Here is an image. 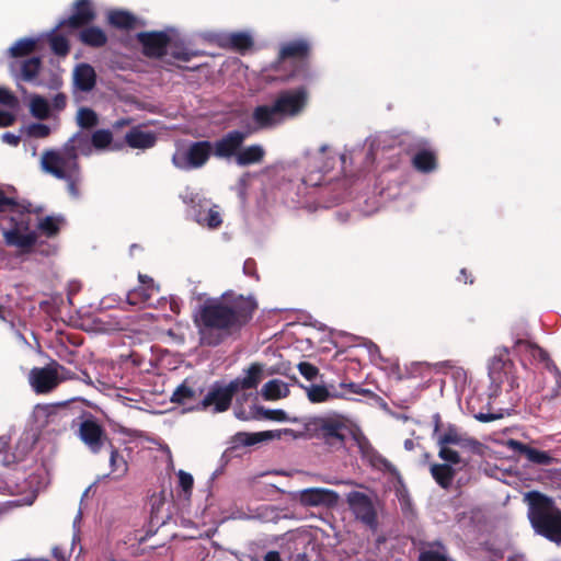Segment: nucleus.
<instances>
[{
	"instance_id": "9",
	"label": "nucleus",
	"mask_w": 561,
	"mask_h": 561,
	"mask_svg": "<svg viewBox=\"0 0 561 561\" xmlns=\"http://www.w3.org/2000/svg\"><path fill=\"white\" fill-rule=\"evenodd\" d=\"M214 156V146L209 140L191 142L184 151H178L172 157V163L181 170L203 168Z\"/></svg>"
},
{
	"instance_id": "52",
	"label": "nucleus",
	"mask_w": 561,
	"mask_h": 561,
	"mask_svg": "<svg viewBox=\"0 0 561 561\" xmlns=\"http://www.w3.org/2000/svg\"><path fill=\"white\" fill-rule=\"evenodd\" d=\"M483 550L489 554L491 561H501L505 557V547L497 545L493 541L483 543Z\"/></svg>"
},
{
	"instance_id": "19",
	"label": "nucleus",
	"mask_w": 561,
	"mask_h": 561,
	"mask_svg": "<svg viewBox=\"0 0 561 561\" xmlns=\"http://www.w3.org/2000/svg\"><path fill=\"white\" fill-rule=\"evenodd\" d=\"M297 499L302 506L333 507L339 502V494L329 489L309 488L299 491Z\"/></svg>"
},
{
	"instance_id": "25",
	"label": "nucleus",
	"mask_w": 561,
	"mask_h": 561,
	"mask_svg": "<svg viewBox=\"0 0 561 561\" xmlns=\"http://www.w3.org/2000/svg\"><path fill=\"white\" fill-rule=\"evenodd\" d=\"M126 144L134 149H149L157 142V136L152 131H145L139 127H133L125 135Z\"/></svg>"
},
{
	"instance_id": "45",
	"label": "nucleus",
	"mask_w": 561,
	"mask_h": 561,
	"mask_svg": "<svg viewBox=\"0 0 561 561\" xmlns=\"http://www.w3.org/2000/svg\"><path fill=\"white\" fill-rule=\"evenodd\" d=\"M197 222L207 226L210 229H217L221 226V215L215 208H209L207 211H199L197 215Z\"/></svg>"
},
{
	"instance_id": "49",
	"label": "nucleus",
	"mask_w": 561,
	"mask_h": 561,
	"mask_svg": "<svg viewBox=\"0 0 561 561\" xmlns=\"http://www.w3.org/2000/svg\"><path fill=\"white\" fill-rule=\"evenodd\" d=\"M60 180H64L67 183V190L71 197H73V198L80 197L79 186L82 181L81 169H79V171H77V172L71 173L70 175H66L65 178H61Z\"/></svg>"
},
{
	"instance_id": "44",
	"label": "nucleus",
	"mask_w": 561,
	"mask_h": 561,
	"mask_svg": "<svg viewBox=\"0 0 561 561\" xmlns=\"http://www.w3.org/2000/svg\"><path fill=\"white\" fill-rule=\"evenodd\" d=\"M156 290L157 289H151V287L139 286L138 288L128 291L127 302L131 306L145 305L151 299L153 291Z\"/></svg>"
},
{
	"instance_id": "60",
	"label": "nucleus",
	"mask_w": 561,
	"mask_h": 561,
	"mask_svg": "<svg viewBox=\"0 0 561 561\" xmlns=\"http://www.w3.org/2000/svg\"><path fill=\"white\" fill-rule=\"evenodd\" d=\"M243 273L247 276L253 277L259 280V274L256 272V262L253 259H247L243 264Z\"/></svg>"
},
{
	"instance_id": "29",
	"label": "nucleus",
	"mask_w": 561,
	"mask_h": 561,
	"mask_svg": "<svg viewBox=\"0 0 561 561\" xmlns=\"http://www.w3.org/2000/svg\"><path fill=\"white\" fill-rule=\"evenodd\" d=\"M42 67V60L39 57H31L22 62L13 61L10 64V69L15 72L20 70V78L24 81H32L37 77Z\"/></svg>"
},
{
	"instance_id": "41",
	"label": "nucleus",
	"mask_w": 561,
	"mask_h": 561,
	"mask_svg": "<svg viewBox=\"0 0 561 561\" xmlns=\"http://www.w3.org/2000/svg\"><path fill=\"white\" fill-rule=\"evenodd\" d=\"M61 220L53 216H46L36 224L37 229L47 238L56 237L60 231Z\"/></svg>"
},
{
	"instance_id": "14",
	"label": "nucleus",
	"mask_w": 561,
	"mask_h": 561,
	"mask_svg": "<svg viewBox=\"0 0 561 561\" xmlns=\"http://www.w3.org/2000/svg\"><path fill=\"white\" fill-rule=\"evenodd\" d=\"M58 368L64 369L57 362L45 367H34L28 375V381L33 390L38 394L49 393L60 382L58 377Z\"/></svg>"
},
{
	"instance_id": "50",
	"label": "nucleus",
	"mask_w": 561,
	"mask_h": 561,
	"mask_svg": "<svg viewBox=\"0 0 561 561\" xmlns=\"http://www.w3.org/2000/svg\"><path fill=\"white\" fill-rule=\"evenodd\" d=\"M374 456L376 459V462L374 465L379 466L380 469H382L383 471H387L390 474H392L393 477H396L398 484L400 486H404L403 479H402L399 470L396 468V466H393L387 458L382 457L377 451H376V454H374Z\"/></svg>"
},
{
	"instance_id": "55",
	"label": "nucleus",
	"mask_w": 561,
	"mask_h": 561,
	"mask_svg": "<svg viewBox=\"0 0 561 561\" xmlns=\"http://www.w3.org/2000/svg\"><path fill=\"white\" fill-rule=\"evenodd\" d=\"M297 367L299 373L309 381L316 379L319 375V368L309 362H300Z\"/></svg>"
},
{
	"instance_id": "3",
	"label": "nucleus",
	"mask_w": 561,
	"mask_h": 561,
	"mask_svg": "<svg viewBox=\"0 0 561 561\" xmlns=\"http://www.w3.org/2000/svg\"><path fill=\"white\" fill-rule=\"evenodd\" d=\"M524 502L528 505L527 516L535 533L561 543V508L556 501L539 491H529L524 494Z\"/></svg>"
},
{
	"instance_id": "46",
	"label": "nucleus",
	"mask_w": 561,
	"mask_h": 561,
	"mask_svg": "<svg viewBox=\"0 0 561 561\" xmlns=\"http://www.w3.org/2000/svg\"><path fill=\"white\" fill-rule=\"evenodd\" d=\"M99 118L96 113L89 107H81L77 113V124L84 129H90L96 126Z\"/></svg>"
},
{
	"instance_id": "12",
	"label": "nucleus",
	"mask_w": 561,
	"mask_h": 561,
	"mask_svg": "<svg viewBox=\"0 0 561 561\" xmlns=\"http://www.w3.org/2000/svg\"><path fill=\"white\" fill-rule=\"evenodd\" d=\"M346 503L357 520L370 530H377L378 514L370 496L359 491H352L346 495Z\"/></svg>"
},
{
	"instance_id": "57",
	"label": "nucleus",
	"mask_w": 561,
	"mask_h": 561,
	"mask_svg": "<svg viewBox=\"0 0 561 561\" xmlns=\"http://www.w3.org/2000/svg\"><path fill=\"white\" fill-rule=\"evenodd\" d=\"M169 55H170V58H169L170 60H171V58H173V59L181 60V61H188L196 54L191 53L185 47H179V46L174 45L171 47V51Z\"/></svg>"
},
{
	"instance_id": "64",
	"label": "nucleus",
	"mask_w": 561,
	"mask_h": 561,
	"mask_svg": "<svg viewBox=\"0 0 561 561\" xmlns=\"http://www.w3.org/2000/svg\"><path fill=\"white\" fill-rule=\"evenodd\" d=\"M309 548H305L302 551H298L291 556V561H311V557L308 553Z\"/></svg>"
},
{
	"instance_id": "63",
	"label": "nucleus",
	"mask_w": 561,
	"mask_h": 561,
	"mask_svg": "<svg viewBox=\"0 0 561 561\" xmlns=\"http://www.w3.org/2000/svg\"><path fill=\"white\" fill-rule=\"evenodd\" d=\"M2 139L4 142L11 145V146H18L21 141V138L20 136L18 135H14L12 133H4L2 135Z\"/></svg>"
},
{
	"instance_id": "36",
	"label": "nucleus",
	"mask_w": 561,
	"mask_h": 561,
	"mask_svg": "<svg viewBox=\"0 0 561 561\" xmlns=\"http://www.w3.org/2000/svg\"><path fill=\"white\" fill-rule=\"evenodd\" d=\"M203 390H199V393L190 386L188 379H185L172 393L171 401L176 404L187 405L201 396Z\"/></svg>"
},
{
	"instance_id": "59",
	"label": "nucleus",
	"mask_w": 561,
	"mask_h": 561,
	"mask_svg": "<svg viewBox=\"0 0 561 561\" xmlns=\"http://www.w3.org/2000/svg\"><path fill=\"white\" fill-rule=\"evenodd\" d=\"M340 388L342 389L341 392H345V396L347 393L363 394L367 392V390H364L355 382H341Z\"/></svg>"
},
{
	"instance_id": "26",
	"label": "nucleus",
	"mask_w": 561,
	"mask_h": 561,
	"mask_svg": "<svg viewBox=\"0 0 561 561\" xmlns=\"http://www.w3.org/2000/svg\"><path fill=\"white\" fill-rule=\"evenodd\" d=\"M266 151L260 144H252L250 146L242 145V149L237 157L236 163L239 167H248L263 162Z\"/></svg>"
},
{
	"instance_id": "6",
	"label": "nucleus",
	"mask_w": 561,
	"mask_h": 561,
	"mask_svg": "<svg viewBox=\"0 0 561 561\" xmlns=\"http://www.w3.org/2000/svg\"><path fill=\"white\" fill-rule=\"evenodd\" d=\"M42 170L56 179L65 178L81 169L73 147L62 146L60 149H48L42 153Z\"/></svg>"
},
{
	"instance_id": "13",
	"label": "nucleus",
	"mask_w": 561,
	"mask_h": 561,
	"mask_svg": "<svg viewBox=\"0 0 561 561\" xmlns=\"http://www.w3.org/2000/svg\"><path fill=\"white\" fill-rule=\"evenodd\" d=\"M252 133L253 131L250 129H231L225 133L213 142L214 157L218 160H233L236 162L240 149H242V145H244Z\"/></svg>"
},
{
	"instance_id": "8",
	"label": "nucleus",
	"mask_w": 561,
	"mask_h": 561,
	"mask_svg": "<svg viewBox=\"0 0 561 561\" xmlns=\"http://www.w3.org/2000/svg\"><path fill=\"white\" fill-rule=\"evenodd\" d=\"M77 436L93 455L100 454L108 445H112V439L108 437L105 427L91 413L82 415Z\"/></svg>"
},
{
	"instance_id": "62",
	"label": "nucleus",
	"mask_w": 561,
	"mask_h": 561,
	"mask_svg": "<svg viewBox=\"0 0 561 561\" xmlns=\"http://www.w3.org/2000/svg\"><path fill=\"white\" fill-rule=\"evenodd\" d=\"M15 122V116L5 111H0V127H9L12 126Z\"/></svg>"
},
{
	"instance_id": "32",
	"label": "nucleus",
	"mask_w": 561,
	"mask_h": 561,
	"mask_svg": "<svg viewBox=\"0 0 561 561\" xmlns=\"http://www.w3.org/2000/svg\"><path fill=\"white\" fill-rule=\"evenodd\" d=\"M305 389L307 391L308 400L311 403H323L332 399L345 398V392L330 391L323 385H311Z\"/></svg>"
},
{
	"instance_id": "38",
	"label": "nucleus",
	"mask_w": 561,
	"mask_h": 561,
	"mask_svg": "<svg viewBox=\"0 0 561 561\" xmlns=\"http://www.w3.org/2000/svg\"><path fill=\"white\" fill-rule=\"evenodd\" d=\"M228 43L233 50L241 54L250 50L254 45L252 36L247 32L231 33L228 36Z\"/></svg>"
},
{
	"instance_id": "61",
	"label": "nucleus",
	"mask_w": 561,
	"mask_h": 561,
	"mask_svg": "<svg viewBox=\"0 0 561 561\" xmlns=\"http://www.w3.org/2000/svg\"><path fill=\"white\" fill-rule=\"evenodd\" d=\"M503 417V413H484L479 412L474 414V419L482 423H489Z\"/></svg>"
},
{
	"instance_id": "28",
	"label": "nucleus",
	"mask_w": 561,
	"mask_h": 561,
	"mask_svg": "<svg viewBox=\"0 0 561 561\" xmlns=\"http://www.w3.org/2000/svg\"><path fill=\"white\" fill-rule=\"evenodd\" d=\"M305 548L313 550V545L309 536L305 533H289L283 545V551L288 553V559L291 561V556L298 551H302Z\"/></svg>"
},
{
	"instance_id": "17",
	"label": "nucleus",
	"mask_w": 561,
	"mask_h": 561,
	"mask_svg": "<svg viewBox=\"0 0 561 561\" xmlns=\"http://www.w3.org/2000/svg\"><path fill=\"white\" fill-rule=\"evenodd\" d=\"M96 18V13L90 0H77L73 3L72 14L61 20L57 28L79 30L90 25Z\"/></svg>"
},
{
	"instance_id": "51",
	"label": "nucleus",
	"mask_w": 561,
	"mask_h": 561,
	"mask_svg": "<svg viewBox=\"0 0 561 561\" xmlns=\"http://www.w3.org/2000/svg\"><path fill=\"white\" fill-rule=\"evenodd\" d=\"M438 457L448 465H459L461 462V457L459 453L455 449H451L448 445H438Z\"/></svg>"
},
{
	"instance_id": "34",
	"label": "nucleus",
	"mask_w": 561,
	"mask_h": 561,
	"mask_svg": "<svg viewBox=\"0 0 561 561\" xmlns=\"http://www.w3.org/2000/svg\"><path fill=\"white\" fill-rule=\"evenodd\" d=\"M289 393L288 385L279 379H272L267 381L261 389L262 397L267 401L286 398Z\"/></svg>"
},
{
	"instance_id": "31",
	"label": "nucleus",
	"mask_w": 561,
	"mask_h": 561,
	"mask_svg": "<svg viewBox=\"0 0 561 561\" xmlns=\"http://www.w3.org/2000/svg\"><path fill=\"white\" fill-rule=\"evenodd\" d=\"M107 22L115 28L130 31L136 27L137 18L125 10H112L107 14Z\"/></svg>"
},
{
	"instance_id": "27",
	"label": "nucleus",
	"mask_w": 561,
	"mask_h": 561,
	"mask_svg": "<svg viewBox=\"0 0 561 561\" xmlns=\"http://www.w3.org/2000/svg\"><path fill=\"white\" fill-rule=\"evenodd\" d=\"M78 38L84 46L91 48L104 47L108 41L106 33L101 27L94 25L81 28Z\"/></svg>"
},
{
	"instance_id": "21",
	"label": "nucleus",
	"mask_w": 561,
	"mask_h": 561,
	"mask_svg": "<svg viewBox=\"0 0 561 561\" xmlns=\"http://www.w3.org/2000/svg\"><path fill=\"white\" fill-rule=\"evenodd\" d=\"M513 350L517 354L529 355L533 359H535L539 363H545L547 365V367L552 365L558 377L561 378V373L557 368V366L551 362L548 352L545 351L543 348H541L539 345L531 343L528 340L517 339L514 343Z\"/></svg>"
},
{
	"instance_id": "10",
	"label": "nucleus",
	"mask_w": 561,
	"mask_h": 561,
	"mask_svg": "<svg viewBox=\"0 0 561 561\" xmlns=\"http://www.w3.org/2000/svg\"><path fill=\"white\" fill-rule=\"evenodd\" d=\"M136 39L141 45V53L145 57L149 59H159L164 66L174 65L168 57L171 37L165 32H139L136 34Z\"/></svg>"
},
{
	"instance_id": "40",
	"label": "nucleus",
	"mask_w": 561,
	"mask_h": 561,
	"mask_svg": "<svg viewBox=\"0 0 561 561\" xmlns=\"http://www.w3.org/2000/svg\"><path fill=\"white\" fill-rule=\"evenodd\" d=\"M57 26L53 31V33L49 35L48 42L51 51L60 57H65L70 51V44L69 41L61 34H56Z\"/></svg>"
},
{
	"instance_id": "43",
	"label": "nucleus",
	"mask_w": 561,
	"mask_h": 561,
	"mask_svg": "<svg viewBox=\"0 0 561 561\" xmlns=\"http://www.w3.org/2000/svg\"><path fill=\"white\" fill-rule=\"evenodd\" d=\"M36 48V41L33 38H22L19 39L13 46L9 49L10 57H25L32 54Z\"/></svg>"
},
{
	"instance_id": "11",
	"label": "nucleus",
	"mask_w": 561,
	"mask_h": 561,
	"mask_svg": "<svg viewBox=\"0 0 561 561\" xmlns=\"http://www.w3.org/2000/svg\"><path fill=\"white\" fill-rule=\"evenodd\" d=\"M308 103V91L305 87L282 91L274 100V110L277 111L282 122L287 117L299 115Z\"/></svg>"
},
{
	"instance_id": "35",
	"label": "nucleus",
	"mask_w": 561,
	"mask_h": 561,
	"mask_svg": "<svg viewBox=\"0 0 561 561\" xmlns=\"http://www.w3.org/2000/svg\"><path fill=\"white\" fill-rule=\"evenodd\" d=\"M417 561H448L447 549L438 540L427 542L426 548L420 551Z\"/></svg>"
},
{
	"instance_id": "42",
	"label": "nucleus",
	"mask_w": 561,
	"mask_h": 561,
	"mask_svg": "<svg viewBox=\"0 0 561 561\" xmlns=\"http://www.w3.org/2000/svg\"><path fill=\"white\" fill-rule=\"evenodd\" d=\"M253 419L254 420H271V421H277V422H284L287 421V413L284 410H270L265 409L262 405H253Z\"/></svg>"
},
{
	"instance_id": "2",
	"label": "nucleus",
	"mask_w": 561,
	"mask_h": 561,
	"mask_svg": "<svg viewBox=\"0 0 561 561\" xmlns=\"http://www.w3.org/2000/svg\"><path fill=\"white\" fill-rule=\"evenodd\" d=\"M264 364L255 362L243 369L244 375L232 379L226 386L215 383L207 394L197 404L198 410H206L213 407L215 413L227 411L232 402L233 396L243 392L241 399L247 401L248 390H255L264 378Z\"/></svg>"
},
{
	"instance_id": "16",
	"label": "nucleus",
	"mask_w": 561,
	"mask_h": 561,
	"mask_svg": "<svg viewBox=\"0 0 561 561\" xmlns=\"http://www.w3.org/2000/svg\"><path fill=\"white\" fill-rule=\"evenodd\" d=\"M408 152H414L411 159L412 167L421 173H431L437 169L436 152L431 149L426 139L420 138L412 144Z\"/></svg>"
},
{
	"instance_id": "5",
	"label": "nucleus",
	"mask_w": 561,
	"mask_h": 561,
	"mask_svg": "<svg viewBox=\"0 0 561 561\" xmlns=\"http://www.w3.org/2000/svg\"><path fill=\"white\" fill-rule=\"evenodd\" d=\"M351 421L341 414L314 416L306 423V432L310 437L321 440L334 450L345 447L348 438Z\"/></svg>"
},
{
	"instance_id": "30",
	"label": "nucleus",
	"mask_w": 561,
	"mask_h": 561,
	"mask_svg": "<svg viewBox=\"0 0 561 561\" xmlns=\"http://www.w3.org/2000/svg\"><path fill=\"white\" fill-rule=\"evenodd\" d=\"M274 438H279V434L274 431H264L257 433L239 432L233 436L232 442L236 446H253L255 444Z\"/></svg>"
},
{
	"instance_id": "24",
	"label": "nucleus",
	"mask_w": 561,
	"mask_h": 561,
	"mask_svg": "<svg viewBox=\"0 0 561 561\" xmlns=\"http://www.w3.org/2000/svg\"><path fill=\"white\" fill-rule=\"evenodd\" d=\"M110 448V477L114 481H119L125 478L129 470V465L124 455L113 444L107 446Z\"/></svg>"
},
{
	"instance_id": "4",
	"label": "nucleus",
	"mask_w": 561,
	"mask_h": 561,
	"mask_svg": "<svg viewBox=\"0 0 561 561\" xmlns=\"http://www.w3.org/2000/svg\"><path fill=\"white\" fill-rule=\"evenodd\" d=\"M34 215L32 210L19 204L10 215V228L2 232L4 243L20 250L22 254H28L37 244L38 234L33 227Z\"/></svg>"
},
{
	"instance_id": "58",
	"label": "nucleus",
	"mask_w": 561,
	"mask_h": 561,
	"mask_svg": "<svg viewBox=\"0 0 561 561\" xmlns=\"http://www.w3.org/2000/svg\"><path fill=\"white\" fill-rule=\"evenodd\" d=\"M18 206V202H15L13 198L5 196L4 193L0 190V213L9 211L11 215Z\"/></svg>"
},
{
	"instance_id": "1",
	"label": "nucleus",
	"mask_w": 561,
	"mask_h": 561,
	"mask_svg": "<svg viewBox=\"0 0 561 561\" xmlns=\"http://www.w3.org/2000/svg\"><path fill=\"white\" fill-rule=\"evenodd\" d=\"M252 295L225 291L219 298L207 299L194 318L202 345L216 347L229 339H236L251 322L257 310Z\"/></svg>"
},
{
	"instance_id": "18",
	"label": "nucleus",
	"mask_w": 561,
	"mask_h": 561,
	"mask_svg": "<svg viewBox=\"0 0 561 561\" xmlns=\"http://www.w3.org/2000/svg\"><path fill=\"white\" fill-rule=\"evenodd\" d=\"M436 442L437 445H457L474 454L480 453L482 447V444L478 439L461 433L454 424H448L445 432L437 436Z\"/></svg>"
},
{
	"instance_id": "15",
	"label": "nucleus",
	"mask_w": 561,
	"mask_h": 561,
	"mask_svg": "<svg viewBox=\"0 0 561 561\" xmlns=\"http://www.w3.org/2000/svg\"><path fill=\"white\" fill-rule=\"evenodd\" d=\"M513 370L514 363L510 358L508 351L506 348L494 355L490 360L489 377L492 383L497 387L504 382H507L512 389L515 387L516 378Z\"/></svg>"
},
{
	"instance_id": "23",
	"label": "nucleus",
	"mask_w": 561,
	"mask_h": 561,
	"mask_svg": "<svg viewBox=\"0 0 561 561\" xmlns=\"http://www.w3.org/2000/svg\"><path fill=\"white\" fill-rule=\"evenodd\" d=\"M75 85L82 92H90L96 84V72L94 68L87 62H81L73 70Z\"/></svg>"
},
{
	"instance_id": "48",
	"label": "nucleus",
	"mask_w": 561,
	"mask_h": 561,
	"mask_svg": "<svg viewBox=\"0 0 561 561\" xmlns=\"http://www.w3.org/2000/svg\"><path fill=\"white\" fill-rule=\"evenodd\" d=\"M112 140L113 135L108 129H98L91 136V144L98 150L107 148Z\"/></svg>"
},
{
	"instance_id": "53",
	"label": "nucleus",
	"mask_w": 561,
	"mask_h": 561,
	"mask_svg": "<svg viewBox=\"0 0 561 561\" xmlns=\"http://www.w3.org/2000/svg\"><path fill=\"white\" fill-rule=\"evenodd\" d=\"M178 478H179V486L182 489L185 496L188 499L192 494V490L194 486L193 476L184 470H179Z\"/></svg>"
},
{
	"instance_id": "7",
	"label": "nucleus",
	"mask_w": 561,
	"mask_h": 561,
	"mask_svg": "<svg viewBox=\"0 0 561 561\" xmlns=\"http://www.w3.org/2000/svg\"><path fill=\"white\" fill-rule=\"evenodd\" d=\"M310 54V44L307 39L300 38L296 41H290L282 45L275 69H278L279 66L287 60H295L294 69L285 78L286 80L301 78H309V66L307 62V58Z\"/></svg>"
},
{
	"instance_id": "22",
	"label": "nucleus",
	"mask_w": 561,
	"mask_h": 561,
	"mask_svg": "<svg viewBox=\"0 0 561 561\" xmlns=\"http://www.w3.org/2000/svg\"><path fill=\"white\" fill-rule=\"evenodd\" d=\"M252 119L256 125L255 130L270 129L282 123V119L274 104L272 105H257L252 112Z\"/></svg>"
},
{
	"instance_id": "56",
	"label": "nucleus",
	"mask_w": 561,
	"mask_h": 561,
	"mask_svg": "<svg viewBox=\"0 0 561 561\" xmlns=\"http://www.w3.org/2000/svg\"><path fill=\"white\" fill-rule=\"evenodd\" d=\"M27 134L31 137L45 138V137L49 136L50 128H49V126L42 124V123H33L27 127Z\"/></svg>"
},
{
	"instance_id": "33",
	"label": "nucleus",
	"mask_w": 561,
	"mask_h": 561,
	"mask_svg": "<svg viewBox=\"0 0 561 561\" xmlns=\"http://www.w3.org/2000/svg\"><path fill=\"white\" fill-rule=\"evenodd\" d=\"M431 474L435 482L443 489H449L456 476V470L448 463H433Z\"/></svg>"
},
{
	"instance_id": "47",
	"label": "nucleus",
	"mask_w": 561,
	"mask_h": 561,
	"mask_svg": "<svg viewBox=\"0 0 561 561\" xmlns=\"http://www.w3.org/2000/svg\"><path fill=\"white\" fill-rule=\"evenodd\" d=\"M30 110L32 115L38 119H46L49 116V104L39 95H36L31 100Z\"/></svg>"
},
{
	"instance_id": "37",
	"label": "nucleus",
	"mask_w": 561,
	"mask_h": 561,
	"mask_svg": "<svg viewBox=\"0 0 561 561\" xmlns=\"http://www.w3.org/2000/svg\"><path fill=\"white\" fill-rule=\"evenodd\" d=\"M348 437H351L356 446L358 447L360 454L364 457L376 454V450L371 446L369 439L363 433V431L355 424L351 422Z\"/></svg>"
},
{
	"instance_id": "54",
	"label": "nucleus",
	"mask_w": 561,
	"mask_h": 561,
	"mask_svg": "<svg viewBox=\"0 0 561 561\" xmlns=\"http://www.w3.org/2000/svg\"><path fill=\"white\" fill-rule=\"evenodd\" d=\"M0 105L15 108L19 105V99L9 89L0 87Z\"/></svg>"
},
{
	"instance_id": "39",
	"label": "nucleus",
	"mask_w": 561,
	"mask_h": 561,
	"mask_svg": "<svg viewBox=\"0 0 561 561\" xmlns=\"http://www.w3.org/2000/svg\"><path fill=\"white\" fill-rule=\"evenodd\" d=\"M65 147H73L77 159L79 160V154H89L91 152V138L88 135L82 133L75 134L71 138H69L65 144Z\"/></svg>"
},
{
	"instance_id": "20",
	"label": "nucleus",
	"mask_w": 561,
	"mask_h": 561,
	"mask_svg": "<svg viewBox=\"0 0 561 561\" xmlns=\"http://www.w3.org/2000/svg\"><path fill=\"white\" fill-rule=\"evenodd\" d=\"M507 446L520 456H524L529 462L538 466H549L553 462L554 458L545 450H539L527 444L516 439H510Z\"/></svg>"
}]
</instances>
